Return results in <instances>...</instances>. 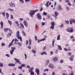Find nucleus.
<instances>
[{
  "mask_svg": "<svg viewBox=\"0 0 75 75\" xmlns=\"http://www.w3.org/2000/svg\"><path fill=\"white\" fill-rule=\"evenodd\" d=\"M16 37L18 38V39H20L21 41H22V38L21 36L20 37V32L19 31H18L16 35Z\"/></svg>",
  "mask_w": 75,
  "mask_h": 75,
  "instance_id": "1",
  "label": "nucleus"
},
{
  "mask_svg": "<svg viewBox=\"0 0 75 75\" xmlns=\"http://www.w3.org/2000/svg\"><path fill=\"white\" fill-rule=\"evenodd\" d=\"M67 31L69 32V33H73L74 31V30L72 27L69 28L67 29Z\"/></svg>",
  "mask_w": 75,
  "mask_h": 75,
  "instance_id": "2",
  "label": "nucleus"
},
{
  "mask_svg": "<svg viewBox=\"0 0 75 75\" xmlns=\"http://www.w3.org/2000/svg\"><path fill=\"white\" fill-rule=\"evenodd\" d=\"M51 25H52V26L50 27L51 29V30H54V26L55 25V23L54 21H53L51 23Z\"/></svg>",
  "mask_w": 75,
  "mask_h": 75,
  "instance_id": "3",
  "label": "nucleus"
},
{
  "mask_svg": "<svg viewBox=\"0 0 75 75\" xmlns=\"http://www.w3.org/2000/svg\"><path fill=\"white\" fill-rule=\"evenodd\" d=\"M9 4L10 7H14L16 6L15 4L13 2H10Z\"/></svg>",
  "mask_w": 75,
  "mask_h": 75,
  "instance_id": "4",
  "label": "nucleus"
},
{
  "mask_svg": "<svg viewBox=\"0 0 75 75\" xmlns=\"http://www.w3.org/2000/svg\"><path fill=\"white\" fill-rule=\"evenodd\" d=\"M20 26H19V28L21 30H22V29H24V26L23 23H20Z\"/></svg>",
  "mask_w": 75,
  "mask_h": 75,
  "instance_id": "5",
  "label": "nucleus"
},
{
  "mask_svg": "<svg viewBox=\"0 0 75 75\" xmlns=\"http://www.w3.org/2000/svg\"><path fill=\"white\" fill-rule=\"evenodd\" d=\"M35 71L36 72L37 75H38L40 74V70L36 68L35 69Z\"/></svg>",
  "mask_w": 75,
  "mask_h": 75,
  "instance_id": "6",
  "label": "nucleus"
},
{
  "mask_svg": "<svg viewBox=\"0 0 75 75\" xmlns=\"http://www.w3.org/2000/svg\"><path fill=\"white\" fill-rule=\"evenodd\" d=\"M35 14L34 12V10H31L30 11V12H29V14H32L34 15Z\"/></svg>",
  "mask_w": 75,
  "mask_h": 75,
  "instance_id": "7",
  "label": "nucleus"
},
{
  "mask_svg": "<svg viewBox=\"0 0 75 75\" xmlns=\"http://www.w3.org/2000/svg\"><path fill=\"white\" fill-rule=\"evenodd\" d=\"M48 67L51 69L54 68V65L52 64H50L49 65Z\"/></svg>",
  "mask_w": 75,
  "mask_h": 75,
  "instance_id": "8",
  "label": "nucleus"
},
{
  "mask_svg": "<svg viewBox=\"0 0 75 75\" xmlns=\"http://www.w3.org/2000/svg\"><path fill=\"white\" fill-rule=\"evenodd\" d=\"M14 60L16 61L17 62H18V63L19 64H21V63L20 62V61L18 59L16 58H14Z\"/></svg>",
  "mask_w": 75,
  "mask_h": 75,
  "instance_id": "9",
  "label": "nucleus"
},
{
  "mask_svg": "<svg viewBox=\"0 0 75 75\" xmlns=\"http://www.w3.org/2000/svg\"><path fill=\"white\" fill-rule=\"evenodd\" d=\"M15 64H13V63H11L8 64V66L9 67H14L15 66Z\"/></svg>",
  "mask_w": 75,
  "mask_h": 75,
  "instance_id": "10",
  "label": "nucleus"
},
{
  "mask_svg": "<svg viewBox=\"0 0 75 75\" xmlns=\"http://www.w3.org/2000/svg\"><path fill=\"white\" fill-rule=\"evenodd\" d=\"M53 60L54 62H55V61H57L58 60V57H54L53 58Z\"/></svg>",
  "mask_w": 75,
  "mask_h": 75,
  "instance_id": "11",
  "label": "nucleus"
},
{
  "mask_svg": "<svg viewBox=\"0 0 75 75\" xmlns=\"http://www.w3.org/2000/svg\"><path fill=\"white\" fill-rule=\"evenodd\" d=\"M23 24L25 27H27V21H23Z\"/></svg>",
  "mask_w": 75,
  "mask_h": 75,
  "instance_id": "12",
  "label": "nucleus"
},
{
  "mask_svg": "<svg viewBox=\"0 0 75 75\" xmlns=\"http://www.w3.org/2000/svg\"><path fill=\"white\" fill-rule=\"evenodd\" d=\"M47 55V53H46V52H42V53H40V55Z\"/></svg>",
  "mask_w": 75,
  "mask_h": 75,
  "instance_id": "13",
  "label": "nucleus"
},
{
  "mask_svg": "<svg viewBox=\"0 0 75 75\" xmlns=\"http://www.w3.org/2000/svg\"><path fill=\"white\" fill-rule=\"evenodd\" d=\"M17 44L19 45V46H20V47H21L22 45V44L20 42H17Z\"/></svg>",
  "mask_w": 75,
  "mask_h": 75,
  "instance_id": "14",
  "label": "nucleus"
},
{
  "mask_svg": "<svg viewBox=\"0 0 75 75\" xmlns=\"http://www.w3.org/2000/svg\"><path fill=\"white\" fill-rule=\"evenodd\" d=\"M6 16L7 19H8V17H9V14L8 13H6Z\"/></svg>",
  "mask_w": 75,
  "mask_h": 75,
  "instance_id": "15",
  "label": "nucleus"
},
{
  "mask_svg": "<svg viewBox=\"0 0 75 75\" xmlns=\"http://www.w3.org/2000/svg\"><path fill=\"white\" fill-rule=\"evenodd\" d=\"M55 42V40L53 39L52 41V45L53 47H54V43Z\"/></svg>",
  "mask_w": 75,
  "mask_h": 75,
  "instance_id": "16",
  "label": "nucleus"
},
{
  "mask_svg": "<svg viewBox=\"0 0 75 75\" xmlns=\"http://www.w3.org/2000/svg\"><path fill=\"white\" fill-rule=\"evenodd\" d=\"M54 13L55 14L56 16H58V13L57 11H56Z\"/></svg>",
  "mask_w": 75,
  "mask_h": 75,
  "instance_id": "17",
  "label": "nucleus"
},
{
  "mask_svg": "<svg viewBox=\"0 0 75 75\" xmlns=\"http://www.w3.org/2000/svg\"><path fill=\"white\" fill-rule=\"evenodd\" d=\"M57 40H60V35H59L57 37Z\"/></svg>",
  "mask_w": 75,
  "mask_h": 75,
  "instance_id": "18",
  "label": "nucleus"
},
{
  "mask_svg": "<svg viewBox=\"0 0 75 75\" xmlns=\"http://www.w3.org/2000/svg\"><path fill=\"white\" fill-rule=\"evenodd\" d=\"M4 30L5 31V32H7L8 30V28H5L4 29Z\"/></svg>",
  "mask_w": 75,
  "mask_h": 75,
  "instance_id": "19",
  "label": "nucleus"
},
{
  "mask_svg": "<svg viewBox=\"0 0 75 75\" xmlns=\"http://www.w3.org/2000/svg\"><path fill=\"white\" fill-rule=\"evenodd\" d=\"M57 46H58L59 50H62V48H61V46L57 45Z\"/></svg>",
  "mask_w": 75,
  "mask_h": 75,
  "instance_id": "20",
  "label": "nucleus"
},
{
  "mask_svg": "<svg viewBox=\"0 0 75 75\" xmlns=\"http://www.w3.org/2000/svg\"><path fill=\"white\" fill-rule=\"evenodd\" d=\"M32 52L33 54H35V53H36V52H37L36 51H35V50H32Z\"/></svg>",
  "mask_w": 75,
  "mask_h": 75,
  "instance_id": "21",
  "label": "nucleus"
},
{
  "mask_svg": "<svg viewBox=\"0 0 75 75\" xmlns=\"http://www.w3.org/2000/svg\"><path fill=\"white\" fill-rule=\"evenodd\" d=\"M13 52H14V50H11V51H10V53L11 55H13Z\"/></svg>",
  "mask_w": 75,
  "mask_h": 75,
  "instance_id": "22",
  "label": "nucleus"
},
{
  "mask_svg": "<svg viewBox=\"0 0 75 75\" xmlns=\"http://www.w3.org/2000/svg\"><path fill=\"white\" fill-rule=\"evenodd\" d=\"M47 13L45 12H43L42 13V15H43V16H47Z\"/></svg>",
  "mask_w": 75,
  "mask_h": 75,
  "instance_id": "23",
  "label": "nucleus"
},
{
  "mask_svg": "<svg viewBox=\"0 0 75 75\" xmlns=\"http://www.w3.org/2000/svg\"><path fill=\"white\" fill-rule=\"evenodd\" d=\"M11 49H12V50H13V51L16 49V48L15 47H12Z\"/></svg>",
  "mask_w": 75,
  "mask_h": 75,
  "instance_id": "24",
  "label": "nucleus"
},
{
  "mask_svg": "<svg viewBox=\"0 0 75 75\" xmlns=\"http://www.w3.org/2000/svg\"><path fill=\"white\" fill-rule=\"evenodd\" d=\"M70 75H74V72L72 71H71L69 73Z\"/></svg>",
  "mask_w": 75,
  "mask_h": 75,
  "instance_id": "25",
  "label": "nucleus"
},
{
  "mask_svg": "<svg viewBox=\"0 0 75 75\" xmlns=\"http://www.w3.org/2000/svg\"><path fill=\"white\" fill-rule=\"evenodd\" d=\"M38 18L39 20H41V18H42V16H41L40 15V16H39V17H38Z\"/></svg>",
  "mask_w": 75,
  "mask_h": 75,
  "instance_id": "26",
  "label": "nucleus"
},
{
  "mask_svg": "<svg viewBox=\"0 0 75 75\" xmlns=\"http://www.w3.org/2000/svg\"><path fill=\"white\" fill-rule=\"evenodd\" d=\"M64 22H65V23H66V24H69V21H65Z\"/></svg>",
  "mask_w": 75,
  "mask_h": 75,
  "instance_id": "27",
  "label": "nucleus"
},
{
  "mask_svg": "<svg viewBox=\"0 0 75 75\" xmlns=\"http://www.w3.org/2000/svg\"><path fill=\"white\" fill-rule=\"evenodd\" d=\"M19 1L20 2H21V3H24V0H19Z\"/></svg>",
  "mask_w": 75,
  "mask_h": 75,
  "instance_id": "28",
  "label": "nucleus"
},
{
  "mask_svg": "<svg viewBox=\"0 0 75 75\" xmlns=\"http://www.w3.org/2000/svg\"><path fill=\"white\" fill-rule=\"evenodd\" d=\"M71 22L72 23H75V19H73L71 20Z\"/></svg>",
  "mask_w": 75,
  "mask_h": 75,
  "instance_id": "29",
  "label": "nucleus"
},
{
  "mask_svg": "<svg viewBox=\"0 0 75 75\" xmlns=\"http://www.w3.org/2000/svg\"><path fill=\"white\" fill-rule=\"evenodd\" d=\"M13 44V43H10L8 46V48H10V47L11 46V45Z\"/></svg>",
  "mask_w": 75,
  "mask_h": 75,
  "instance_id": "30",
  "label": "nucleus"
},
{
  "mask_svg": "<svg viewBox=\"0 0 75 75\" xmlns=\"http://www.w3.org/2000/svg\"><path fill=\"white\" fill-rule=\"evenodd\" d=\"M8 10H9V11H13V9L9 8L8 9Z\"/></svg>",
  "mask_w": 75,
  "mask_h": 75,
  "instance_id": "31",
  "label": "nucleus"
},
{
  "mask_svg": "<svg viewBox=\"0 0 75 75\" xmlns=\"http://www.w3.org/2000/svg\"><path fill=\"white\" fill-rule=\"evenodd\" d=\"M22 32L23 33V35H24V36H26V34H25V33H24V31L22 30Z\"/></svg>",
  "mask_w": 75,
  "mask_h": 75,
  "instance_id": "32",
  "label": "nucleus"
},
{
  "mask_svg": "<svg viewBox=\"0 0 75 75\" xmlns=\"http://www.w3.org/2000/svg\"><path fill=\"white\" fill-rule=\"evenodd\" d=\"M8 23L9 24L11 25L12 24V23H11V21H10L9 20H8Z\"/></svg>",
  "mask_w": 75,
  "mask_h": 75,
  "instance_id": "33",
  "label": "nucleus"
},
{
  "mask_svg": "<svg viewBox=\"0 0 75 75\" xmlns=\"http://www.w3.org/2000/svg\"><path fill=\"white\" fill-rule=\"evenodd\" d=\"M31 75H34V72L33 71H32L30 73Z\"/></svg>",
  "mask_w": 75,
  "mask_h": 75,
  "instance_id": "34",
  "label": "nucleus"
},
{
  "mask_svg": "<svg viewBox=\"0 0 75 75\" xmlns=\"http://www.w3.org/2000/svg\"><path fill=\"white\" fill-rule=\"evenodd\" d=\"M37 16L38 17H39V16H40L41 15H40V13H38L37 14Z\"/></svg>",
  "mask_w": 75,
  "mask_h": 75,
  "instance_id": "35",
  "label": "nucleus"
},
{
  "mask_svg": "<svg viewBox=\"0 0 75 75\" xmlns=\"http://www.w3.org/2000/svg\"><path fill=\"white\" fill-rule=\"evenodd\" d=\"M21 66L22 67H24L25 66V64H21Z\"/></svg>",
  "mask_w": 75,
  "mask_h": 75,
  "instance_id": "36",
  "label": "nucleus"
},
{
  "mask_svg": "<svg viewBox=\"0 0 75 75\" xmlns=\"http://www.w3.org/2000/svg\"><path fill=\"white\" fill-rule=\"evenodd\" d=\"M28 49H30L31 48V46L29 45L28 46Z\"/></svg>",
  "mask_w": 75,
  "mask_h": 75,
  "instance_id": "37",
  "label": "nucleus"
},
{
  "mask_svg": "<svg viewBox=\"0 0 75 75\" xmlns=\"http://www.w3.org/2000/svg\"><path fill=\"white\" fill-rule=\"evenodd\" d=\"M66 10H67V11H69V10H70L69 8L67 6Z\"/></svg>",
  "mask_w": 75,
  "mask_h": 75,
  "instance_id": "38",
  "label": "nucleus"
},
{
  "mask_svg": "<svg viewBox=\"0 0 75 75\" xmlns=\"http://www.w3.org/2000/svg\"><path fill=\"white\" fill-rule=\"evenodd\" d=\"M70 47H69V46L68 47V50H69V51H71V49H70Z\"/></svg>",
  "mask_w": 75,
  "mask_h": 75,
  "instance_id": "39",
  "label": "nucleus"
},
{
  "mask_svg": "<svg viewBox=\"0 0 75 75\" xmlns=\"http://www.w3.org/2000/svg\"><path fill=\"white\" fill-rule=\"evenodd\" d=\"M60 62L62 64L64 62V60L63 59H61L60 60Z\"/></svg>",
  "mask_w": 75,
  "mask_h": 75,
  "instance_id": "40",
  "label": "nucleus"
},
{
  "mask_svg": "<svg viewBox=\"0 0 75 75\" xmlns=\"http://www.w3.org/2000/svg\"><path fill=\"white\" fill-rule=\"evenodd\" d=\"M38 11V10L37 9H36L35 10H33V11L34 13H35L37 12V11Z\"/></svg>",
  "mask_w": 75,
  "mask_h": 75,
  "instance_id": "41",
  "label": "nucleus"
},
{
  "mask_svg": "<svg viewBox=\"0 0 75 75\" xmlns=\"http://www.w3.org/2000/svg\"><path fill=\"white\" fill-rule=\"evenodd\" d=\"M59 27H60V28H62V27H63V24H62L61 25H59Z\"/></svg>",
  "mask_w": 75,
  "mask_h": 75,
  "instance_id": "42",
  "label": "nucleus"
},
{
  "mask_svg": "<svg viewBox=\"0 0 75 75\" xmlns=\"http://www.w3.org/2000/svg\"><path fill=\"white\" fill-rule=\"evenodd\" d=\"M2 14L3 16H4V17H5V13L4 12H3L2 13Z\"/></svg>",
  "mask_w": 75,
  "mask_h": 75,
  "instance_id": "43",
  "label": "nucleus"
},
{
  "mask_svg": "<svg viewBox=\"0 0 75 75\" xmlns=\"http://www.w3.org/2000/svg\"><path fill=\"white\" fill-rule=\"evenodd\" d=\"M24 55L25 57V59H27V54H24Z\"/></svg>",
  "mask_w": 75,
  "mask_h": 75,
  "instance_id": "44",
  "label": "nucleus"
},
{
  "mask_svg": "<svg viewBox=\"0 0 75 75\" xmlns=\"http://www.w3.org/2000/svg\"><path fill=\"white\" fill-rule=\"evenodd\" d=\"M3 66V63H0V67H2Z\"/></svg>",
  "mask_w": 75,
  "mask_h": 75,
  "instance_id": "45",
  "label": "nucleus"
},
{
  "mask_svg": "<svg viewBox=\"0 0 75 75\" xmlns=\"http://www.w3.org/2000/svg\"><path fill=\"white\" fill-rule=\"evenodd\" d=\"M15 42H17L19 41L18 40H17V38H15Z\"/></svg>",
  "mask_w": 75,
  "mask_h": 75,
  "instance_id": "46",
  "label": "nucleus"
},
{
  "mask_svg": "<svg viewBox=\"0 0 75 75\" xmlns=\"http://www.w3.org/2000/svg\"><path fill=\"white\" fill-rule=\"evenodd\" d=\"M35 41H37V36L35 35Z\"/></svg>",
  "mask_w": 75,
  "mask_h": 75,
  "instance_id": "47",
  "label": "nucleus"
},
{
  "mask_svg": "<svg viewBox=\"0 0 75 75\" xmlns=\"http://www.w3.org/2000/svg\"><path fill=\"white\" fill-rule=\"evenodd\" d=\"M26 45H28V40H26Z\"/></svg>",
  "mask_w": 75,
  "mask_h": 75,
  "instance_id": "48",
  "label": "nucleus"
},
{
  "mask_svg": "<svg viewBox=\"0 0 75 75\" xmlns=\"http://www.w3.org/2000/svg\"><path fill=\"white\" fill-rule=\"evenodd\" d=\"M8 35L10 37V36H11V33L9 32L8 33Z\"/></svg>",
  "mask_w": 75,
  "mask_h": 75,
  "instance_id": "49",
  "label": "nucleus"
},
{
  "mask_svg": "<svg viewBox=\"0 0 75 75\" xmlns=\"http://www.w3.org/2000/svg\"><path fill=\"white\" fill-rule=\"evenodd\" d=\"M59 10H62V8L61 7V6H59Z\"/></svg>",
  "mask_w": 75,
  "mask_h": 75,
  "instance_id": "50",
  "label": "nucleus"
},
{
  "mask_svg": "<svg viewBox=\"0 0 75 75\" xmlns=\"http://www.w3.org/2000/svg\"><path fill=\"white\" fill-rule=\"evenodd\" d=\"M15 23H16V24H18V21H16L15 22Z\"/></svg>",
  "mask_w": 75,
  "mask_h": 75,
  "instance_id": "51",
  "label": "nucleus"
},
{
  "mask_svg": "<svg viewBox=\"0 0 75 75\" xmlns=\"http://www.w3.org/2000/svg\"><path fill=\"white\" fill-rule=\"evenodd\" d=\"M46 49V46H45L44 47L43 49V51H44V50H45Z\"/></svg>",
  "mask_w": 75,
  "mask_h": 75,
  "instance_id": "52",
  "label": "nucleus"
},
{
  "mask_svg": "<svg viewBox=\"0 0 75 75\" xmlns=\"http://www.w3.org/2000/svg\"><path fill=\"white\" fill-rule=\"evenodd\" d=\"M5 56H7L8 57H10V56L8 54H5Z\"/></svg>",
  "mask_w": 75,
  "mask_h": 75,
  "instance_id": "53",
  "label": "nucleus"
},
{
  "mask_svg": "<svg viewBox=\"0 0 75 75\" xmlns=\"http://www.w3.org/2000/svg\"><path fill=\"white\" fill-rule=\"evenodd\" d=\"M72 38H74V37L73 36H71L70 37V39H72Z\"/></svg>",
  "mask_w": 75,
  "mask_h": 75,
  "instance_id": "54",
  "label": "nucleus"
},
{
  "mask_svg": "<svg viewBox=\"0 0 75 75\" xmlns=\"http://www.w3.org/2000/svg\"><path fill=\"white\" fill-rule=\"evenodd\" d=\"M67 5H69V6H71V3H69V2L67 4Z\"/></svg>",
  "mask_w": 75,
  "mask_h": 75,
  "instance_id": "55",
  "label": "nucleus"
},
{
  "mask_svg": "<svg viewBox=\"0 0 75 75\" xmlns=\"http://www.w3.org/2000/svg\"><path fill=\"white\" fill-rule=\"evenodd\" d=\"M42 10H43V8H41L40 10V11H42Z\"/></svg>",
  "mask_w": 75,
  "mask_h": 75,
  "instance_id": "56",
  "label": "nucleus"
},
{
  "mask_svg": "<svg viewBox=\"0 0 75 75\" xmlns=\"http://www.w3.org/2000/svg\"><path fill=\"white\" fill-rule=\"evenodd\" d=\"M29 15H30V16H31V17H32V18H33V16L34 15H33L32 14H29Z\"/></svg>",
  "mask_w": 75,
  "mask_h": 75,
  "instance_id": "57",
  "label": "nucleus"
},
{
  "mask_svg": "<svg viewBox=\"0 0 75 75\" xmlns=\"http://www.w3.org/2000/svg\"><path fill=\"white\" fill-rule=\"evenodd\" d=\"M41 40V41H44V40H45V38H44Z\"/></svg>",
  "mask_w": 75,
  "mask_h": 75,
  "instance_id": "58",
  "label": "nucleus"
},
{
  "mask_svg": "<svg viewBox=\"0 0 75 75\" xmlns=\"http://www.w3.org/2000/svg\"><path fill=\"white\" fill-rule=\"evenodd\" d=\"M14 39H13V40H12L11 42V43H12V44H13V42H14Z\"/></svg>",
  "mask_w": 75,
  "mask_h": 75,
  "instance_id": "59",
  "label": "nucleus"
},
{
  "mask_svg": "<svg viewBox=\"0 0 75 75\" xmlns=\"http://www.w3.org/2000/svg\"><path fill=\"white\" fill-rule=\"evenodd\" d=\"M1 45H2V46H4L5 45V44L2 43L1 44Z\"/></svg>",
  "mask_w": 75,
  "mask_h": 75,
  "instance_id": "60",
  "label": "nucleus"
},
{
  "mask_svg": "<svg viewBox=\"0 0 75 75\" xmlns=\"http://www.w3.org/2000/svg\"><path fill=\"white\" fill-rule=\"evenodd\" d=\"M40 41H42L41 39H40V40H38V41H37V42H38V43L40 42Z\"/></svg>",
  "mask_w": 75,
  "mask_h": 75,
  "instance_id": "61",
  "label": "nucleus"
},
{
  "mask_svg": "<svg viewBox=\"0 0 75 75\" xmlns=\"http://www.w3.org/2000/svg\"><path fill=\"white\" fill-rule=\"evenodd\" d=\"M18 69H21L22 67L21 66H20L18 67Z\"/></svg>",
  "mask_w": 75,
  "mask_h": 75,
  "instance_id": "62",
  "label": "nucleus"
},
{
  "mask_svg": "<svg viewBox=\"0 0 75 75\" xmlns=\"http://www.w3.org/2000/svg\"><path fill=\"white\" fill-rule=\"evenodd\" d=\"M26 68H30V66L27 65V67H26Z\"/></svg>",
  "mask_w": 75,
  "mask_h": 75,
  "instance_id": "63",
  "label": "nucleus"
},
{
  "mask_svg": "<svg viewBox=\"0 0 75 75\" xmlns=\"http://www.w3.org/2000/svg\"><path fill=\"white\" fill-rule=\"evenodd\" d=\"M33 71L30 69L29 70V72H31Z\"/></svg>",
  "mask_w": 75,
  "mask_h": 75,
  "instance_id": "64",
  "label": "nucleus"
}]
</instances>
